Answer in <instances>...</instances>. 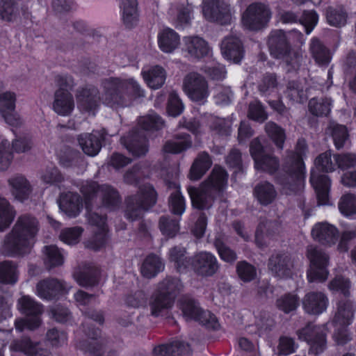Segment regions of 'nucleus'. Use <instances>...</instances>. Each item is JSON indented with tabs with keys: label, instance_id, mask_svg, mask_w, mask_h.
I'll return each mask as SVG.
<instances>
[{
	"label": "nucleus",
	"instance_id": "61",
	"mask_svg": "<svg viewBox=\"0 0 356 356\" xmlns=\"http://www.w3.org/2000/svg\"><path fill=\"white\" fill-rule=\"evenodd\" d=\"M254 165L257 170L274 172L278 167L276 157H254Z\"/></svg>",
	"mask_w": 356,
	"mask_h": 356
},
{
	"label": "nucleus",
	"instance_id": "4",
	"mask_svg": "<svg viewBox=\"0 0 356 356\" xmlns=\"http://www.w3.org/2000/svg\"><path fill=\"white\" fill-rule=\"evenodd\" d=\"M303 35L297 31L286 34L281 30L273 31L268 40L270 54L282 60L289 67L287 70H296L300 65L302 58L298 52L291 49L290 44H303Z\"/></svg>",
	"mask_w": 356,
	"mask_h": 356
},
{
	"label": "nucleus",
	"instance_id": "50",
	"mask_svg": "<svg viewBox=\"0 0 356 356\" xmlns=\"http://www.w3.org/2000/svg\"><path fill=\"white\" fill-rule=\"evenodd\" d=\"M328 130L333 138L336 147L337 149L341 148L348 137L346 127L343 125L332 122L328 127Z\"/></svg>",
	"mask_w": 356,
	"mask_h": 356
},
{
	"label": "nucleus",
	"instance_id": "19",
	"mask_svg": "<svg viewBox=\"0 0 356 356\" xmlns=\"http://www.w3.org/2000/svg\"><path fill=\"white\" fill-rule=\"evenodd\" d=\"M184 50L188 57L200 60L209 55L211 48L208 42L197 35L186 36L183 38Z\"/></svg>",
	"mask_w": 356,
	"mask_h": 356
},
{
	"label": "nucleus",
	"instance_id": "2",
	"mask_svg": "<svg viewBox=\"0 0 356 356\" xmlns=\"http://www.w3.org/2000/svg\"><path fill=\"white\" fill-rule=\"evenodd\" d=\"M81 191L84 197L89 222L97 227L95 234L87 241L86 247L98 250L103 248L108 241L106 218L97 213L89 212L90 202L99 195L102 197L103 206L112 211L119 207L121 202L120 195L112 186L107 184L99 186L97 182L92 181L84 182L81 187Z\"/></svg>",
	"mask_w": 356,
	"mask_h": 356
},
{
	"label": "nucleus",
	"instance_id": "62",
	"mask_svg": "<svg viewBox=\"0 0 356 356\" xmlns=\"http://www.w3.org/2000/svg\"><path fill=\"white\" fill-rule=\"evenodd\" d=\"M161 118L155 113L141 117L139 119V124L145 130L159 129L163 126Z\"/></svg>",
	"mask_w": 356,
	"mask_h": 356
},
{
	"label": "nucleus",
	"instance_id": "49",
	"mask_svg": "<svg viewBox=\"0 0 356 356\" xmlns=\"http://www.w3.org/2000/svg\"><path fill=\"white\" fill-rule=\"evenodd\" d=\"M186 250L181 247H174L169 252V259L174 263L175 267L181 272L186 269L188 261L186 257Z\"/></svg>",
	"mask_w": 356,
	"mask_h": 356
},
{
	"label": "nucleus",
	"instance_id": "10",
	"mask_svg": "<svg viewBox=\"0 0 356 356\" xmlns=\"http://www.w3.org/2000/svg\"><path fill=\"white\" fill-rule=\"evenodd\" d=\"M307 257L310 261L309 269L307 271V279L309 282L325 281L328 276L327 266L328 256L321 249L309 246L307 249Z\"/></svg>",
	"mask_w": 356,
	"mask_h": 356
},
{
	"label": "nucleus",
	"instance_id": "8",
	"mask_svg": "<svg viewBox=\"0 0 356 356\" xmlns=\"http://www.w3.org/2000/svg\"><path fill=\"white\" fill-rule=\"evenodd\" d=\"M269 7L261 3L249 5L241 16L243 27L248 30L257 31L264 27L271 18Z\"/></svg>",
	"mask_w": 356,
	"mask_h": 356
},
{
	"label": "nucleus",
	"instance_id": "32",
	"mask_svg": "<svg viewBox=\"0 0 356 356\" xmlns=\"http://www.w3.org/2000/svg\"><path fill=\"white\" fill-rule=\"evenodd\" d=\"M31 148V142L26 138H17L10 145L8 140L3 139L0 144V156L4 154H24Z\"/></svg>",
	"mask_w": 356,
	"mask_h": 356
},
{
	"label": "nucleus",
	"instance_id": "21",
	"mask_svg": "<svg viewBox=\"0 0 356 356\" xmlns=\"http://www.w3.org/2000/svg\"><path fill=\"white\" fill-rule=\"evenodd\" d=\"M8 184L11 195L19 202L28 200L33 191V188L29 180L22 175H15L8 179Z\"/></svg>",
	"mask_w": 356,
	"mask_h": 356
},
{
	"label": "nucleus",
	"instance_id": "6",
	"mask_svg": "<svg viewBox=\"0 0 356 356\" xmlns=\"http://www.w3.org/2000/svg\"><path fill=\"white\" fill-rule=\"evenodd\" d=\"M156 201V193L152 186L145 184L140 187L135 195L127 200L125 216L127 219L135 220L142 216L143 212L152 207Z\"/></svg>",
	"mask_w": 356,
	"mask_h": 356
},
{
	"label": "nucleus",
	"instance_id": "47",
	"mask_svg": "<svg viewBox=\"0 0 356 356\" xmlns=\"http://www.w3.org/2000/svg\"><path fill=\"white\" fill-rule=\"evenodd\" d=\"M17 280L16 266L12 261L0 263V282L3 284H15Z\"/></svg>",
	"mask_w": 356,
	"mask_h": 356
},
{
	"label": "nucleus",
	"instance_id": "34",
	"mask_svg": "<svg viewBox=\"0 0 356 356\" xmlns=\"http://www.w3.org/2000/svg\"><path fill=\"white\" fill-rule=\"evenodd\" d=\"M163 268L164 264L161 259L155 254H149L143 261L140 272L143 277L152 278L162 271Z\"/></svg>",
	"mask_w": 356,
	"mask_h": 356
},
{
	"label": "nucleus",
	"instance_id": "9",
	"mask_svg": "<svg viewBox=\"0 0 356 356\" xmlns=\"http://www.w3.org/2000/svg\"><path fill=\"white\" fill-rule=\"evenodd\" d=\"M183 90L192 101L204 104L209 96V84L204 76L197 72L187 74L183 80Z\"/></svg>",
	"mask_w": 356,
	"mask_h": 356
},
{
	"label": "nucleus",
	"instance_id": "13",
	"mask_svg": "<svg viewBox=\"0 0 356 356\" xmlns=\"http://www.w3.org/2000/svg\"><path fill=\"white\" fill-rule=\"evenodd\" d=\"M202 12L207 19L221 24L230 23L234 16V12L229 5L224 0H213L210 3H204Z\"/></svg>",
	"mask_w": 356,
	"mask_h": 356
},
{
	"label": "nucleus",
	"instance_id": "26",
	"mask_svg": "<svg viewBox=\"0 0 356 356\" xmlns=\"http://www.w3.org/2000/svg\"><path fill=\"white\" fill-rule=\"evenodd\" d=\"M104 134H106L105 130H102V134L99 131H93L91 134H81L78 140L84 154L87 156H97L101 149L99 138L105 140Z\"/></svg>",
	"mask_w": 356,
	"mask_h": 356
},
{
	"label": "nucleus",
	"instance_id": "48",
	"mask_svg": "<svg viewBox=\"0 0 356 356\" xmlns=\"http://www.w3.org/2000/svg\"><path fill=\"white\" fill-rule=\"evenodd\" d=\"M175 191L170 194L169 207L172 213L175 215H182L186 209V203L183 195L180 193L179 187L175 184Z\"/></svg>",
	"mask_w": 356,
	"mask_h": 356
},
{
	"label": "nucleus",
	"instance_id": "36",
	"mask_svg": "<svg viewBox=\"0 0 356 356\" xmlns=\"http://www.w3.org/2000/svg\"><path fill=\"white\" fill-rule=\"evenodd\" d=\"M16 216L14 207L4 197L0 195V232L6 229Z\"/></svg>",
	"mask_w": 356,
	"mask_h": 356
},
{
	"label": "nucleus",
	"instance_id": "35",
	"mask_svg": "<svg viewBox=\"0 0 356 356\" xmlns=\"http://www.w3.org/2000/svg\"><path fill=\"white\" fill-rule=\"evenodd\" d=\"M10 350L22 352L30 356H49L46 350H38V344L33 343L29 338L14 341L10 346Z\"/></svg>",
	"mask_w": 356,
	"mask_h": 356
},
{
	"label": "nucleus",
	"instance_id": "5",
	"mask_svg": "<svg viewBox=\"0 0 356 356\" xmlns=\"http://www.w3.org/2000/svg\"><path fill=\"white\" fill-rule=\"evenodd\" d=\"M314 165L310 182L316 191L318 204L326 205L329 203L330 181L327 175L320 174V171L332 172L335 169L337 163L332 157H316Z\"/></svg>",
	"mask_w": 356,
	"mask_h": 356
},
{
	"label": "nucleus",
	"instance_id": "51",
	"mask_svg": "<svg viewBox=\"0 0 356 356\" xmlns=\"http://www.w3.org/2000/svg\"><path fill=\"white\" fill-rule=\"evenodd\" d=\"M16 0H0V19L12 21L17 15Z\"/></svg>",
	"mask_w": 356,
	"mask_h": 356
},
{
	"label": "nucleus",
	"instance_id": "20",
	"mask_svg": "<svg viewBox=\"0 0 356 356\" xmlns=\"http://www.w3.org/2000/svg\"><path fill=\"white\" fill-rule=\"evenodd\" d=\"M313 238L320 243L331 246L336 243L339 238L337 227L326 222H318L312 229Z\"/></svg>",
	"mask_w": 356,
	"mask_h": 356
},
{
	"label": "nucleus",
	"instance_id": "17",
	"mask_svg": "<svg viewBox=\"0 0 356 356\" xmlns=\"http://www.w3.org/2000/svg\"><path fill=\"white\" fill-rule=\"evenodd\" d=\"M229 175L227 171L220 165H215L209 175L201 184L203 188L216 195L222 194L228 185Z\"/></svg>",
	"mask_w": 356,
	"mask_h": 356
},
{
	"label": "nucleus",
	"instance_id": "29",
	"mask_svg": "<svg viewBox=\"0 0 356 356\" xmlns=\"http://www.w3.org/2000/svg\"><path fill=\"white\" fill-rule=\"evenodd\" d=\"M354 316L353 305L350 300H341L338 303L337 310L332 321L333 326H348Z\"/></svg>",
	"mask_w": 356,
	"mask_h": 356
},
{
	"label": "nucleus",
	"instance_id": "33",
	"mask_svg": "<svg viewBox=\"0 0 356 356\" xmlns=\"http://www.w3.org/2000/svg\"><path fill=\"white\" fill-rule=\"evenodd\" d=\"M173 297L166 296L160 291L154 294L149 301V307L152 316H157L164 310L168 309L173 305Z\"/></svg>",
	"mask_w": 356,
	"mask_h": 356
},
{
	"label": "nucleus",
	"instance_id": "41",
	"mask_svg": "<svg viewBox=\"0 0 356 356\" xmlns=\"http://www.w3.org/2000/svg\"><path fill=\"white\" fill-rule=\"evenodd\" d=\"M42 253L44 262L47 268H51L63 264V254L57 246L46 245L42 249Z\"/></svg>",
	"mask_w": 356,
	"mask_h": 356
},
{
	"label": "nucleus",
	"instance_id": "52",
	"mask_svg": "<svg viewBox=\"0 0 356 356\" xmlns=\"http://www.w3.org/2000/svg\"><path fill=\"white\" fill-rule=\"evenodd\" d=\"M159 229L162 234L168 237H174L179 230V222L169 217L163 216L159 220Z\"/></svg>",
	"mask_w": 356,
	"mask_h": 356
},
{
	"label": "nucleus",
	"instance_id": "22",
	"mask_svg": "<svg viewBox=\"0 0 356 356\" xmlns=\"http://www.w3.org/2000/svg\"><path fill=\"white\" fill-rule=\"evenodd\" d=\"M328 299L322 292H309L302 300L305 311L310 314L318 315L327 307Z\"/></svg>",
	"mask_w": 356,
	"mask_h": 356
},
{
	"label": "nucleus",
	"instance_id": "54",
	"mask_svg": "<svg viewBox=\"0 0 356 356\" xmlns=\"http://www.w3.org/2000/svg\"><path fill=\"white\" fill-rule=\"evenodd\" d=\"M236 271L239 278L245 282H251L257 276L256 268L245 261L237 264Z\"/></svg>",
	"mask_w": 356,
	"mask_h": 356
},
{
	"label": "nucleus",
	"instance_id": "42",
	"mask_svg": "<svg viewBox=\"0 0 356 356\" xmlns=\"http://www.w3.org/2000/svg\"><path fill=\"white\" fill-rule=\"evenodd\" d=\"M74 277L81 286H92L97 282V271L90 266L79 268L74 272Z\"/></svg>",
	"mask_w": 356,
	"mask_h": 356
},
{
	"label": "nucleus",
	"instance_id": "58",
	"mask_svg": "<svg viewBox=\"0 0 356 356\" xmlns=\"http://www.w3.org/2000/svg\"><path fill=\"white\" fill-rule=\"evenodd\" d=\"M182 284L178 278H166L159 286V291L175 299V293L181 289Z\"/></svg>",
	"mask_w": 356,
	"mask_h": 356
},
{
	"label": "nucleus",
	"instance_id": "63",
	"mask_svg": "<svg viewBox=\"0 0 356 356\" xmlns=\"http://www.w3.org/2000/svg\"><path fill=\"white\" fill-rule=\"evenodd\" d=\"M328 288L330 291L340 292L348 296L350 294V284L348 279L337 276L329 283Z\"/></svg>",
	"mask_w": 356,
	"mask_h": 356
},
{
	"label": "nucleus",
	"instance_id": "15",
	"mask_svg": "<svg viewBox=\"0 0 356 356\" xmlns=\"http://www.w3.org/2000/svg\"><path fill=\"white\" fill-rule=\"evenodd\" d=\"M192 266L197 275L204 277L212 276L219 269V264L215 255L206 251L200 252L194 255Z\"/></svg>",
	"mask_w": 356,
	"mask_h": 356
},
{
	"label": "nucleus",
	"instance_id": "25",
	"mask_svg": "<svg viewBox=\"0 0 356 356\" xmlns=\"http://www.w3.org/2000/svg\"><path fill=\"white\" fill-rule=\"evenodd\" d=\"M188 193L193 207L200 210L209 209L213 204L214 197L216 196L213 193L203 188L202 184L200 188L188 187Z\"/></svg>",
	"mask_w": 356,
	"mask_h": 356
},
{
	"label": "nucleus",
	"instance_id": "56",
	"mask_svg": "<svg viewBox=\"0 0 356 356\" xmlns=\"http://www.w3.org/2000/svg\"><path fill=\"white\" fill-rule=\"evenodd\" d=\"M214 245L219 257L222 261L227 263H233L236 260L237 257L236 252L225 245L220 238H218L215 239Z\"/></svg>",
	"mask_w": 356,
	"mask_h": 356
},
{
	"label": "nucleus",
	"instance_id": "59",
	"mask_svg": "<svg viewBox=\"0 0 356 356\" xmlns=\"http://www.w3.org/2000/svg\"><path fill=\"white\" fill-rule=\"evenodd\" d=\"M266 131L279 148H282L285 140L284 130L276 124L269 122L266 124Z\"/></svg>",
	"mask_w": 356,
	"mask_h": 356
},
{
	"label": "nucleus",
	"instance_id": "27",
	"mask_svg": "<svg viewBox=\"0 0 356 356\" xmlns=\"http://www.w3.org/2000/svg\"><path fill=\"white\" fill-rule=\"evenodd\" d=\"M268 269L279 277H286L291 274L293 262L291 258L284 254L273 255L268 261Z\"/></svg>",
	"mask_w": 356,
	"mask_h": 356
},
{
	"label": "nucleus",
	"instance_id": "3",
	"mask_svg": "<svg viewBox=\"0 0 356 356\" xmlns=\"http://www.w3.org/2000/svg\"><path fill=\"white\" fill-rule=\"evenodd\" d=\"M40 230L38 219L29 214L20 215L6 236L1 250L8 256L23 255L30 252Z\"/></svg>",
	"mask_w": 356,
	"mask_h": 356
},
{
	"label": "nucleus",
	"instance_id": "37",
	"mask_svg": "<svg viewBox=\"0 0 356 356\" xmlns=\"http://www.w3.org/2000/svg\"><path fill=\"white\" fill-rule=\"evenodd\" d=\"M191 147L189 135L179 134L174 140L167 141L163 146L165 153L177 154Z\"/></svg>",
	"mask_w": 356,
	"mask_h": 356
},
{
	"label": "nucleus",
	"instance_id": "55",
	"mask_svg": "<svg viewBox=\"0 0 356 356\" xmlns=\"http://www.w3.org/2000/svg\"><path fill=\"white\" fill-rule=\"evenodd\" d=\"M277 308L285 313L295 310L299 305V300L296 295L286 294L277 300Z\"/></svg>",
	"mask_w": 356,
	"mask_h": 356
},
{
	"label": "nucleus",
	"instance_id": "40",
	"mask_svg": "<svg viewBox=\"0 0 356 356\" xmlns=\"http://www.w3.org/2000/svg\"><path fill=\"white\" fill-rule=\"evenodd\" d=\"M137 0H122V15L124 23L127 27H131L138 22Z\"/></svg>",
	"mask_w": 356,
	"mask_h": 356
},
{
	"label": "nucleus",
	"instance_id": "16",
	"mask_svg": "<svg viewBox=\"0 0 356 356\" xmlns=\"http://www.w3.org/2000/svg\"><path fill=\"white\" fill-rule=\"evenodd\" d=\"M71 286L63 280H44L36 286L37 295L45 300H51L58 295L67 293Z\"/></svg>",
	"mask_w": 356,
	"mask_h": 356
},
{
	"label": "nucleus",
	"instance_id": "23",
	"mask_svg": "<svg viewBox=\"0 0 356 356\" xmlns=\"http://www.w3.org/2000/svg\"><path fill=\"white\" fill-rule=\"evenodd\" d=\"M220 50L226 60L235 63H239L243 58L242 44L236 36L225 37L221 42Z\"/></svg>",
	"mask_w": 356,
	"mask_h": 356
},
{
	"label": "nucleus",
	"instance_id": "53",
	"mask_svg": "<svg viewBox=\"0 0 356 356\" xmlns=\"http://www.w3.org/2000/svg\"><path fill=\"white\" fill-rule=\"evenodd\" d=\"M339 209L346 216L356 214V197L353 194L343 195L339 202Z\"/></svg>",
	"mask_w": 356,
	"mask_h": 356
},
{
	"label": "nucleus",
	"instance_id": "28",
	"mask_svg": "<svg viewBox=\"0 0 356 356\" xmlns=\"http://www.w3.org/2000/svg\"><path fill=\"white\" fill-rule=\"evenodd\" d=\"M191 353L189 345L181 341L161 345L154 349V356H189Z\"/></svg>",
	"mask_w": 356,
	"mask_h": 356
},
{
	"label": "nucleus",
	"instance_id": "38",
	"mask_svg": "<svg viewBox=\"0 0 356 356\" xmlns=\"http://www.w3.org/2000/svg\"><path fill=\"white\" fill-rule=\"evenodd\" d=\"M254 194L259 202L263 205L272 203L277 196V192L273 185L269 182H263L257 185L254 190Z\"/></svg>",
	"mask_w": 356,
	"mask_h": 356
},
{
	"label": "nucleus",
	"instance_id": "44",
	"mask_svg": "<svg viewBox=\"0 0 356 356\" xmlns=\"http://www.w3.org/2000/svg\"><path fill=\"white\" fill-rule=\"evenodd\" d=\"M325 15L327 21L331 26L340 27L346 24L347 14L342 7H329Z\"/></svg>",
	"mask_w": 356,
	"mask_h": 356
},
{
	"label": "nucleus",
	"instance_id": "43",
	"mask_svg": "<svg viewBox=\"0 0 356 356\" xmlns=\"http://www.w3.org/2000/svg\"><path fill=\"white\" fill-rule=\"evenodd\" d=\"M310 50L314 58L319 65H326L331 60L330 51L316 38H313L310 44Z\"/></svg>",
	"mask_w": 356,
	"mask_h": 356
},
{
	"label": "nucleus",
	"instance_id": "39",
	"mask_svg": "<svg viewBox=\"0 0 356 356\" xmlns=\"http://www.w3.org/2000/svg\"><path fill=\"white\" fill-rule=\"evenodd\" d=\"M60 207L63 208L65 213L69 217H76L79 215L82 208L80 196L77 193H74L66 194L60 203Z\"/></svg>",
	"mask_w": 356,
	"mask_h": 356
},
{
	"label": "nucleus",
	"instance_id": "60",
	"mask_svg": "<svg viewBox=\"0 0 356 356\" xmlns=\"http://www.w3.org/2000/svg\"><path fill=\"white\" fill-rule=\"evenodd\" d=\"M83 229L79 227L66 228L60 234V240L66 244L73 245L79 241Z\"/></svg>",
	"mask_w": 356,
	"mask_h": 356
},
{
	"label": "nucleus",
	"instance_id": "46",
	"mask_svg": "<svg viewBox=\"0 0 356 356\" xmlns=\"http://www.w3.org/2000/svg\"><path fill=\"white\" fill-rule=\"evenodd\" d=\"M332 101L330 99L313 98L309 102V111L316 116L327 115L331 111Z\"/></svg>",
	"mask_w": 356,
	"mask_h": 356
},
{
	"label": "nucleus",
	"instance_id": "45",
	"mask_svg": "<svg viewBox=\"0 0 356 356\" xmlns=\"http://www.w3.org/2000/svg\"><path fill=\"white\" fill-rule=\"evenodd\" d=\"M212 165L210 157H198L193 162L190 171L192 180H199Z\"/></svg>",
	"mask_w": 356,
	"mask_h": 356
},
{
	"label": "nucleus",
	"instance_id": "64",
	"mask_svg": "<svg viewBox=\"0 0 356 356\" xmlns=\"http://www.w3.org/2000/svg\"><path fill=\"white\" fill-rule=\"evenodd\" d=\"M214 99L217 104L227 105L232 100V91L229 87L217 86L214 89Z\"/></svg>",
	"mask_w": 356,
	"mask_h": 356
},
{
	"label": "nucleus",
	"instance_id": "7",
	"mask_svg": "<svg viewBox=\"0 0 356 356\" xmlns=\"http://www.w3.org/2000/svg\"><path fill=\"white\" fill-rule=\"evenodd\" d=\"M18 308L26 316L25 318L15 321V329L19 332L27 328L34 330L40 324V315L42 312V307L29 296H24L18 300Z\"/></svg>",
	"mask_w": 356,
	"mask_h": 356
},
{
	"label": "nucleus",
	"instance_id": "11",
	"mask_svg": "<svg viewBox=\"0 0 356 356\" xmlns=\"http://www.w3.org/2000/svg\"><path fill=\"white\" fill-rule=\"evenodd\" d=\"M179 308L187 320H195L209 328L217 329L218 323L216 316L209 311L202 310L194 300L183 298L179 301Z\"/></svg>",
	"mask_w": 356,
	"mask_h": 356
},
{
	"label": "nucleus",
	"instance_id": "30",
	"mask_svg": "<svg viewBox=\"0 0 356 356\" xmlns=\"http://www.w3.org/2000/svg\"><path fill=\"white\" fill-rule=\"evenodd\" d=\"M141 74L147 85L152 89L161 88L165 83L166 72L159 65L152 67L147 70H143Z\"/></svg>",
	"mask_w": 356,
	"mask_h": 356
},
{
	"label": "nucleus",
	"instance_id": "12",
	"mask_svg": "<svg viewBox=\"0 0 356 356\" xmlns=\"http://www.w3.org/2000/svg\"><path fill=\"white\" fill-rule=\"evenodd\" d=\"M300 339L306 341L310 346L309 352L318 355L326 348V328L325 325L308 324L297 332Z\"/></svg>",
	"mask_w": 356,
	"mask_h": 356
},
{
	"label": "nucleus",
	"instance_id": "1",
	"mask_svg": "<svg viewBox=\"0 0 356 356\" xmlns=\"http://www.w3.org/2000/svg\"><path fill=\"white\" fill-rule=\"evenodd\" d=\"M102 87L103 90L101 96L94 86H87L77 90L76 97L78 107L82 111L94 114L100 102L108 106L114 107L124 106L126 97L129 95H145L144 90L134 78H108L102 81Z\"/></svg>",
	"mask_w": 356,
	"mask_h": 356
},
{
	"label": "nucleus",
	"instance_id": "14",
	"mask_svg": "<svg viewBox=\"0 0 356 356\" xmlns=\"http://www.w3.org/2000/svg\"><path fill=\"white\" fill-rule=\"evenodd\" d=\"M284 170L287 172L293 183H282V190L286 194H291L301 189L305 175V164L302 157H289Z\"/></svg>",
	"mask_w": 356,
	"mask_h": 356
},
{
	"label": "nucleus",
	"instance_id": "57",
	"mask_svg": "<svg viewBox=\"0 0 356 356\" xmlns=\"http://www.w3.org/2000/svg\"><path fill=\"white\" fill-rule=\"evenodd\" d=\"M121 141L129 152L135 154L136 156H140L147 152V146L145 142L129 137H124Z\"/></svg>",
	"mask_w": 356,
	"mask_h": 356
},
{
	"label": "nucleus",
	"instance_id": "18",
	"mask_svg": "<svg viewBox=\"0 0 356 356\" xmlns=\"http://www.w3.org/2000/svg\"><path fill=\"white\" fill-rule=\"evenodd\" d=\"M5 88L6 83L0 79V114L7 123L15 125L18 122L17 118L14 115L16 95L8 90L3 92Z\"/></svg>",
	"mask_w": 356,
	"mask_h": 356
},
{
	"label": "nucleus",
	"instance_id": "31",
	"mask_svg": "<svg viewBox=\"0 0 356 356\" xmlns=\"http://www.w3.org/2000/svg\"><path fill=\"white\" fill-rule=\"evenodd\" d=\"M158 44L165 53L172 52L179 44V36L172 29L165 28L158 33Z\"/></svg>",
	"mask_w": 356,
	"mask_h": 356
},
{
	"label": "nucleus",
	"instance_id": "24",
	"mask_svg": "<svg viewBox=\"0 0 356 356\" xmlns=\"http://www.w3.org/2000/svg\"><path fill=\"white\" fill-rule=\"evenodd\" d=\"M75 106L72 95L67 90H56L52 105L56 113L61 116L70 115Z\"/></svg>",
	"mask_w": 356,
	"mask_h": 356
}]
</instances>
